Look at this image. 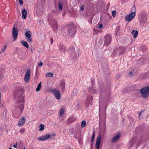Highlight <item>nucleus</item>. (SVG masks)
I'll return each instance as SVG.
<instances>
[{"label": "nucleus", "mask_w": 149, "mask_h": 149, "mask_svg": "<svg viewBox=\"0 0 149 149\" xmlns=\"http://www.w3.org/2000/svg\"><path fill=\"white\" fill-rule=\"evenodd\" d=\"M21 42L24 46H25L27 48H29V45L27 42L24 41H22Z\"/></svg>", "instance_id": "aec40b11"}, {"label": "nucleus", "mask_w": 149, "mask_h": 149, "mask_svg": "<svg viewBox=\"0 0 149 149\" xmlns=\"http://www.w3.org/2000/svg\"><path fill=\"white\" fill-rule=\"evenodd\" d=\"M58 7L60 10H61L62 9V5L61 3H59Z\"/></svg>", "instance_id": "cd10ccee"}, {"label": "nucleus", "mask_w": 149, "mask_h": 149, "mask_svg": "<svg viewBox=\"0 0 149 149\" xmlns=\"http://www.w3.org/2000/svg\"><path fill=\"white\" fill-rule=\"evenodd\" d=\"M60 87L62 89H63L65 88V85L64 83L63 82H62L60 84Z\"/></svg>", "instance_id": "393cba45"}, {"label": "nucleus", "mask_w": 149, "mask_h": 149, "mask_svg": "<svg viewBox=\"0 0 149 149\" xmlns=\"http://www.w3.org/2000/svg\"><path fill=\"white\" fill-rule=\"evenodd\" d=\"M147 19V16L146 13H143L139 15V19L140 22L143 23L145 22Z\"/></svg>", "instance_id": "423d86ee"}, {"label": "nucleus", "mask_w": 149, "mask_h": 149, "mask_svg": "<svg viewBox=\"0 0 149 149\" xmlns=\"http://www.w3.org/2000/svg\"><path fill=\"white\" fill-rule=\"evenodd\" d=\"M50 137V135L49 134H47L43 136L39 137L38 139L39 141H44L48 139Z\"/></svg>", "instance_id": "f8f14e48"}, {"label": "nucleus", "mask_w": 149, "mask_h": 149, "mask_svg": "<svg viewBox=\"0 0 149 149\" xmlns=\"http://www.w3.org/2000/svg\"><path fill=\"white\" fill-rule=\"evenodd\" d=\"M142 113V111H141L139 114V117H140V116L141 115V113Z\"/></svg>", "instance_id": "a19ab883"}, {"label": "nucleus", "mask_w": 149, "mask_h": 149, "mask_svg": "<svg viewBox=\"0 0 149 149\" xmlns=\"http://www.w3.org/2000/svg\"><path fill=\"white\" fill-rule=\"evenodd\" d=\"M131 33L132 35H134V38H135L137 36L138 32L137 31L133 30L132 31Z\"/></svg>", "instance_id": "6ab92c4d"}, {"label": "nucleus", "mask_w": 149, "mask_h": 149, "mask_svg": "<svg viewBox=\"0 0 149 149\" xmlns=\"http://www.w3.org/2000/svg\"><path fill=\"white\" fill-rule=\"evenodd\" d=\"M120 134H118L114 136L111 140V141L112 142H114L118 140L120 137Z\"/></svg>", "instance_id": "2eb2a0df"}, {"label": "nucleus", "mask_w": 149, "mask_h": 149, "mask_svg": "<svg viewBox=\"0 0 149 149\" xmlns=\"http://www.w3.org/2000/svg\"><path fill=\"white\" fill-rule=\"evenodd\" d=\"M111 41V37L110 35H107L105 36V40L104 44L105 45H108L110 44Z\"/></svg>", "instance_id": "1a4fd4ad"}, {"label": "nucleus", "mask_w": 149, "mask_h": 149, "mask_svg": "<svg viewBox=\"0 0 149 149\" xmlns=\"http://www.w3.org/2000/svg\"><path fill=\"white\" fill-rule=\"evenodd\" d=\"M71 49V50H72V51H74V49L73 48H72ZM70 49H69V50H68V52H69V53H70V54H71V53H70Z\"/></svg>", "instance_id": "58836bf2"}, {"label": "nucleus", "mask_w": 149, "mask_h": 149, "mask_svg": "<svg viewBox=\"0 0 149 149\" xmlns=\"http://www.w3.org/2000/svg\"><path fill=\"white\" fill-rule=\"evenodd\" d=\"M141 92L144 98H147L149 94V87H147L141 89Z\"/></svg>", "instance_id": "f03ea898"}, {"label": "nucleus", "mask_w": 149, "mask_h": 149, "mask_svg": "<svg viewBox=\"0 0 149 149\" xmlns=\"http://www.w3.org/2000/svg\"><path fill=\"white\" fill-rule=\"evenodd\" d=\"M25 117H22L18 121V125L19 126H22L25 123Z\"/></svg>", "instance_id": "ddd939ff"}, {"label": "nucleus", "mask_w": 149, "mask_h": 149, "mask_svg": "<svg viewBox=\"0 0 149 149\" xmlns=\"http://www.w3.org/2000/svg\"><path fill=\"white\" fill-rule=\"evenodd\" d=\"M51 42H52H52H53V40H52V38H51Z\"/></svg>", "instance_id": "79ce46f5"}, {"label": "nucleus", "mask_w": 149, "mask_h": 149, "mask_svg": "<svg viewBox=\"0 0 149 149\" xmlns=\"http://www.w3.org/2000/svg\"><path fill=\"white\" fill-rule=\"evenodd\" d=\"M31 33L30 31H27L25 32V35L28 42H31Z\"/></svg>", "instance_id": "6e6552de"}, {"label": "nucleus", "mask_w": 149, "mask_h": 149, "mask_svg": "<svg viewBox=\"0 0 149 149\" xmlns=\"http://www.w3.org/2000/svg\"><path fill=\"white\" fill-rule=\"evenodd\" d=\"M103 25L102 24H100L98 26L99 28H102L103 27Z\"/></svg>", "instance_id": "c9c22d12"}, {"label": "nucleus", "mask_w": 149, "mask_h": 149, "mask_svg": "<svg viewBox=\"0 0 149 149\" xmlns=\"http://www.w3.org/2000/svg\"><path fill=\"white\" fill-rule=\"evenodd\" d=\"M17 143L13 145V146L14 148H17Z\"/></svg>", "instance_id": "e433bc0d"}, {"label": "nucleus", "mask_w": 149, "mask_h": 149, "mask_svg": "<svg viewBox=\"0 0 149 149\" xmlns=\"http://www.w3.org/2000/svg\"><path fill=\"white\" fill-rule=\"evenodd\" d=\"M135 12H133L125 17V20L126 22H130L135 17Z\"/></svg>", "instance_id": "39448f33"}, {"label": "nucleus", "mask_w": 149, "mask_h": 149, "mask_svg": "<svg viewBox=\"0 0 149 149\" xmlns=\"http://www.w3.org/2000/svg\"><path fill=\"white\" fill-rule=\"evenodd\" d=\"M9 149H12V148H9Z\"/></svg>", "instance_id": "37998d69"}, {"label": "nucleus", "mask_w": 149, "mask_h": 149, "mask_svg": "<svg viewBox=\"0 0 149 149\" xmlns=\"http://www.w3.org/2000/svg\"><path fill=\"white\" fill-rule=\"evenodd\" d=\"M24 94L23 93H20L18 95L16 98L18 99L17 103L18 104L19 108L20 111L21 112L24 109V106L23 103L24 101Z\"/></svg>", "instance_id": "f257e3e1"}, {"label": "nucleus", "mask_w": 149, "mask_h": 149, "mask_svg": "<svg viewBox=\"0 0 149 149\" xmlns=\"http://www.w3.org/2000/svg\"><path fill=\"white\" fill-rule=\"evenodd\" d=\"M42 65V62L39 63L38 65L39 67H41Z\"/></svg>", "instance_id": "f704fd0d"}, {"label": "nucleus", "mask_w": 149, "mask_h": 149, "mask_svg": "<svg viewBox=\"0 0 149 149\" xmlns=\"http://www.w3.org/2000/svg\"><path fill=\"white\" fill-rule=\"evenodd\" d=\"M25 132V130L24 128H22L19 130V132L21 134H23Z\"/></svg>", "instance_id": "a878e982"}, {"label": "nucleus", "mask_w": 149, "mask_h": 149, "mask_svg": "<svg viewBox=\"0 0 149 149\" xmlns=\"http://www.w3.org/2000/svg\"><path fill=\"white\" fill-rule=\"evenodd\" d=\"M56 99L58 100L61 98V95L60 91L57 89H54L51 91Z\"/></svg>", "instance_id": "7ed1b4c3"}, {"label": "nucleus", "mask_w": 149, "mask_h": 149, "mask_svg": "<svg viewBox=\"0 0 149 149\" xmlns=\"http://www.w3.org/2000/svg\"><path fill=\"white\" fill-rule=\"evenodd\" d=\"M23 149H25V148L24 147V148H23Z\"/></svg>", "instance_id": "c03bdc74"}, {"label": "nucleus", "mask_w": 149, "mask_h": 149, "mask_svg": "<svg viewBox=\"0 0 149 149\" xmlns=\"http://www.w3.org/2000/svg\"><path fill=\"white\" fill-rule=\"evenodd\" d=\"M132 10L133 11V12H135L136 11V8L135 7V6L134 5L132 8Z\"/></svg>", "instance_id": "7c9ffc66"}, {"label": "nucleus", "mask_w": 149, "mask_h": 149, "mask_svg": "<svg viewBox=\"0 0 149 149\" xmlns=\"http://www.w3.org/2000/svg\"><path fill=\"white\" fill-rule=\"evenodd\" d=\"M112 16L113 17H114L116 15V12L115 11H114V10L113 11H112Z\"/></svg>", "instance_id": "c85d7f7f"}, {"label": "nucleus", "mask_w": 149, "mask_h": 149, "mask_svg": "<svg viewBox=\"0 0 149 149\" xmlns=\"http://www.w3.org/2000/svg\"><path fill=\"white\" fill-rule=\"evenodd\" d=\"M64 113V110L62 108L60 110V117H61Z\"/></svg>", "instance_id": "bb28decb"}, {"label": "nucleus", "mask_w": 149, "mask_h": 149, "mask_svg": "<svg viewBox=\"0 0 149 149\" xmlns=\"http://www.w3.org/2000/svg\"><path fill=\"white\" fill-rule=\"evenodd\" d=\"M18 34V31L17 28L14 27L13 30V36L14 38V40L16 39Z\"/></svg>", "instance_id": "9b49d317"}, {"label": "nucleus", "mask_w": 149, "mask_h": 149, "mask_svg": "<svg viewBox=\"0 0 149 149\" xmlns=\"http://www.w3.org/2000/svg\"><path fill=\"white\" fill-rule=\"evenodd\" d=\"M76 30L73 27H70L69 28L68 30V34L70 36H73L76 32Z\"/></svg>", "instance_id": "0eeeda50"}, {"label": "nucleus", "mask_w": 149, "mask_h": 149, "mask_svg": "<svg viewBox=\"0 0 149 149\" xmlns=\"http://www.w3.org/2000/svg\"><path fill=\"white\" fill-rule=\"evenodd\" d=\"M95 132H94L93 134V136H92V140H91V141L92 142H93V141H94V139L95 138Z\"/></svg>", "instance_id": "c756f323"}, {"label": "nucleus", "mask_w": 149, "mask_h": 149, "mask_svg": "<svg viewBox=\"0 0 149 149\" xmlns=\"http://www.w3.org/2000/svg\"><path fill=\"white\" fill-rule=\"evenodd\" d=\"M132 72H130L129 73V75H132Z\"/></svg>", "instance_id": "ea45409f"}, {"label": "nucleus", "mask_w": 149, "mask_h": 149, "mask_svg": "<svg viewBox=\"0 0 149 149\" xmlns=\"http://www.w3.org/2000/svg\"><path fill=\"white\" fill-rule=\"evenodd\" d=\"M30 70L28 69L24 76V80L26 82H28L29 81L30 76Z\"/></svg>", "instance_id": "9d476101"}, {"label": "nucleus", "mask_w": 149, "mask_h": 149, "mask_svg": "<svg viewBox=\"0 0 149 149\" xmlns=\"http://www.w3.org/2000/svg\"><path fill=\"white\" fill-rule=\"evenodd\" d=\"M84 8L83 6H82L81 7V11H83L84 10Z\"/></svg>", "instance_id": "4c0bfd02"}, {"label": "nucleus", "mask_w": 149, "mask_h": 149, "mask_svg": "<svg viewBox=\"0 0 149 149\" xmlns=\"http://www.w3.org/2000/svg\"><path fill=\"white\" fill-rule=\"evenodd\" d=\"M42 82H40L38 85L37 88L36 89V91L37 92L39 91L41 87V84Z\"/></svg>", "instance_id": "412c9836"}, {"label": "nucleus", "mask_w": 149, "mask_h": 149, "mask_svg": "<svg viewBox=\"0 0 149 149\" xmlns=\"http://www.w3.org/2000/svg\"><path fill=\"white\" fill-rule=\"evenodd\" d=\"M50 24L52 25V27L54 31H56L57 29V26L56 22L55 21L54 23L51 22Z\"/></svg>", "instance_id": "dca6fc26"}, {"label": "nucleus", "mask_w": 149, "mask_h": 149, "mask_svg": "<svg viewBox=\"0 0 149 149\" xmlns=\"http://www.w3.org/2000/svg\"><path fill=\"white\" fill-rule=\"evenodd\" d=\"M7 46L5 45V46L3 48V49L1 50V51L0 52V53L3 52V51H4L7 48Z\"/></svg>", "instance_id": "473e14b6"}, {"label": "nucleus", "mask_w": 149, "mask_h": 149, "mask_svg": "<svg viewBox=\"0 0 149 149\" xmlns=\"http://www.w3.org/2000/svg\"><path fill=\"white\" fill-rule=\"evenodd\" d=\"M18 0L19 1V4L20 5H22L23 4V2L22 0Z\"/></svg>", "instance_id": "2f4dec72"}, {"label": "nucleus", "mask_w": 149, "mask_h": 149, "mask_svg": "<svg viewBox=\"0 0 149 149\" xmlns=\"http://www.w3.org/2000/svg\"><path fill=\"white\" fill-rule=\"evenodd\" d=\"M39 127V130L40 131H42L44 129V125L43 124H41L40 125Z\"/></svg>", "instance_id": "b1692460"}, {"label": "nucleus", "mask_w": 149, "mask_h": 149, "mask_svg": "<svg viewBox=\"0 0 149 149\" xmlns=\"http://www.w3.org/2000/svg\"><path fill=\"white\" fill-rule=\"evenodd\" d=\"M66 50V47L62 45L60 46V51L61 52H65Z\"/></svg>", "instance_id": "a211bd4d"}, {"label": "nucleus", "mask_w": 149, "mask_h": 149, "mask_svg": "<svg viewBox=\"0 0 149 149\" xmlns=\"http://www.w3.org/2000/svg\"><path fill=\"white\" fill-rule=\"evenodd\" d=\"M27 14V12L26 10L24 9L22 11V17L24 19H25L26 18Z\"/></svg>", "instance_id": "f3484780"}, {"label": "nucleus", "mask_w": 149, "mask_h": 149, "mask_svg": "<svg viewBox=\"0 0 149 149\" xmlns=\"http://www.w3.org/2000/svg\"><path fill=\"white\" fill-rule=\"evenodd\" d=\"M53 76V74L52 72H48L46 74H45V77H52Z\"/></svg>", "instance_id": "4be33fe9"}, {"label": "nucleus", "mask_w": 149, "mask_h": 149, "mask_svg": "<svg viewBox=\"0 0 149 149\" xmlns=\"http://www.w3.org/2000/svg\"><path fill=\"white\" fill-rule=\"evenodd\" d=\"M101 139V135H99L96 138V143H95V149H99Z\"/></svg>", "instance_id": "20e7f679"}, {"label": "nucleus", "mask_w": 149, "mask_h": 149, "mask_svg": "<svg viewBox=\"0 0 149 149\" xmlns=\"http://www.w3.org/2000/svg\"><path fill=\"white\" fill-rule=\"evenodd\" d=\"M91 90L93 93H95L96 92V91L95 89H94L93 88H92Z\"/></svg>", "instance_id": "72a5a7b5"}, {"label": "nucleus", "mask_w": 149, "mask_h": 149, "mask_svg": "<svg viewBox=\"0 0 149 149\" xmlns=\"http://www.w3.org/2000/svg\"><path fill=\"white\" fill-rule=\"evenodd\" d=\"M86 125V122L85 120H83L81 123V127H85Z\"/></svg>", "instance_id": "5701e85b"}, {"label": "nucleus", "mask_w": 149, "mask_h": 149, "mask_svg": "<svg viewBox=\"0 0 149 149\" xmlns=\"http://www.w3.org/2000/svg\"><path fill=\"white\" fill-rule=\"evenodd\" d=\"M93 97L91 95L88 96L86 98V104L88 105V104H91V100L93 99Z\"/></svg>", "instance_id": "4468645a"}]
</instances>
